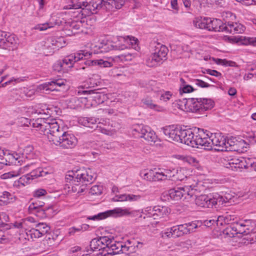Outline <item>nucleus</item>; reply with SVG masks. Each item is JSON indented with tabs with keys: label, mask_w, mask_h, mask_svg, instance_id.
Wrapping results in <instances>:
<instances>
[{
	"label": "nucleus",
	"mask_w": 256,
	"mask_h": 256,
	"mask_svg": "<svg viewBox=\"0 0 256 256\" xmlns=\"http://www.w3.org/2000/svg\"><path fill=\"white\" fill-rule=\"evenodd\" d=\"M102 192V187L100 186L94 185L92 186L90 190V193L92 195H100Z\"/></svg>",
	"instance_id": "55"
},
{
	"label": "nucleus",
	"mask_w": 256,
	"mask_h": 256,
	"mask_svg": "<svg viewBox=\"0 0 256 256\" xmlns=\"http://www.w3.org/2000/svg\"><path fill=\"white\" fill-rule=\"evenodd\" d=\"M46 174V173L42 170L41 168H38L36 170H34L30 174H27L26 178L28 180H32L36 178L44 176Z\"/></svg>",
	"instance_id": "39"
},
{
	"label": "nucleus",
	"mask_w": 256,
	"mask_h": 256,
	"mask_svg": "<svg viewBox=\"0 0 256 256\" xmlns=\"http://www.w3.org/2000/svg\"><path fill=\"white\" fill-rule=\"evenodd\" d=\"M182 128L174 125L168 126L161 128V132L164 135L165 138L170 142H182Z\"/></svg>",
	"instance_id": "11"
},
{
	"label": "nucleus",
	"mask_w": 256,
	"mask_h": 256,
	"mask_svg": "<svg viewBox=\"0 0 256 256\" xmlns=\"http://www.w3.org/2000/svg\"><path fill=\"white\" fill-rule=\"evenodd\" d=\"M99 118H96L94 117H82L79 118V124L84 126L94 128V126H96Z\"/></svg>",
	"instance_id": "30"
},
{
	"label": "nucleus",
	"mask_w": 256,
	"mask_h": 256,
	"mask_svg": "<svg viewBox=\"0 0 256 256\" xmlns=\"http://www.w3.org/2000/svg\"><path fill=\"white\" fill-rule=\"evenodd\" d=\"M194 82L196 85L201 88H208L210 86V84L201 80L196 79Z\"/></svg>",
	"instance_id": "64"
},
{
	"label": "nucleus",
	"mask_w": 256,
	"mask_h": 256,
	"mask_svg": "<svg viewBox=\"0 0 256 256\" xmlns=\"http://www.w3.org/2000/svg\"><path fill=\"white\" fill-rule=\"evenodd\" d=\"M112 240L108 236H101L92 239L90 244V249H88L86 252H91L92 253H102L104 252L108 244H110Z\"/></svg>",
	"instance_id": "12"
},
{
	"label": "nucleus",
	"mask_w": 256,
	"mask_h": 256,
	"mask_svg": "<svg viewBox=\"0 0 256 256\" xmlns=\"http://www.w3.org/2000/svg\"><path fill=\"white\" fill-rule=\"evenodd\" d=\"M181 82L180 87V94L182 95L184 93H190L194 90V88L189 84H186L184 80L182 78H180Z\"/></svg>",
	"instance_id": "37"
},
{
	"label": "nucleus",
	"mask_w": 256,
	"mask_h": 256,
	"mask_svg": "<svg viewBox=\"0 0 256 256\" xmlns=\"http://www.w3.org/2000/svg\"><path fill=\"white\" fill-rule=\"evenodd\" d=\"M216 205L220 206L224 204L228 203L230 204L232 202H234V199L236 198L235 194L234 192L228 190L226 192L222 195H220L218 193H214Z\"/></svg>",
	"instance_id": "20"
},
{
	"label": "nucleus",
	"mask_w": 256,
	"mask_h": 256,
	"mask_svg": "<svg viewBox=\"0 0 256 256\" xmlns=\"http://www.w3.org/2000/svg\"><path fill=\"white\" fill-rule=\"evenodd\" d=\"M199 224L200 222L198 221H194L186 223V224L188 226V230H190V231L188 232V234L194 232L196 231V229L198 228Z\"/></svg>",
	"instance_id": "53"
},
{
	"label": "nucleus",
	"mask_w": 256,
	"mask_h": 256,
	"mask_svg": "<svg viewBox=\"0 0 256 256\" xmlns=\"http://www.w3.org/2000/svg\"><path fill=\"white\" fill-rule=\"evenodd\" d=\"M250 158L246 159L244 158H240V162L236 164L231 170L236 172H242L243 168L248 170V166H250Z\"/></svg>",
	"instance_id": "28"
},
{
	"label": "nucleus",
	"mask_w": 256,
	"mask_h": 256,
	"mask_svg": "<svg viewBox=\"0 0 256 256\" xmlns=\"http://www.w3.org/2000/svg\"><path fill=\"white\" fill-rule=\"evenodd\" d=\"M106 3V10L114 11L121 8L125 4V0H107Z\"/></svg>",
	"instance_id": "29"
},
{
	"label": "nucleus",
	"mask_w": 256,
	"mask_h": 256,
	"mask_svg": "<svg viewBox=\"0 0 256 256\" xmlns=\"http://www.w3.org/2000/svg\"><path fill=\"white\" fill-rule=\"evenodd\" d=\"M106 1L104 0H91L90 2L78 1L76 4L66 6V9H80L78 10V15L76 16L82 18L92 14H96L98 12L103 8L106 10Z\"/></svg>",
	"instance_id": "2"
},
{
	"label": "nucleus",
	"mask_w": 256,
	"mask_h": 256,
	"mask_svg": "<svg viewBox=\"0 0 256 256\" xmlns=\"http://www.w3.org/2000/svg\"><path fill=\"white\" fill-rule=\"evenodd\" d=\"M4 40V46L3 47V48L14 50L17 48L18 39L14 34L7 33Z\"/></svg>",
	"instance_id": "24"
},
{
	"label": "nucleus",
	"mask_w": 256,
	"mask_h": 256,
	"mask_svg": "<svg viewBox=\"0 0 256 256\" xmlns=\"http://www.w3.org/2000/svg\"><path fill=\"white\" fill-rule=\"evenodd\" d=\"M146 132H144V135H140V138H144L148 142H156V135L154 131L152 130L150 128V130H146Z\"/></svg>",
	"instance_id": "38"
},
{
	"label": "nucleus",
	"mask_w": 256,
	"mask_h": 256,
	"mask_svg": "<svg viewBox=\"0 0 256 256\" xmlns=\"http://www.w3.org/2000/svg\"><path fill=\"white\" fill-rule=\"evenodd\" d=\"M101 90L102 89L79 90L78 94H79L87 95V96L84 97V98L92 100L94 102L92 104H98L103 103L106 98V95Z\"/></svg>",
	"instance_id": "13"
},
{
	"label": "nucleus",
	"mask_w": 256,
	"mask_h": 256,
	"mask_svg": "<svg viewBox=\"0 0 256 256\" xmlns=\"http://www.w3.org/2000/svg\"><path fill=\"white\" fill-rule=\"evenodd\" d=\"M154 171L152 170H149L146 172H142L140 173L141 176L146 180L150 182H154Z\"/></svg>",
	"instance_id": "50"
},
{
	"label": "nucleus",
	"mask_w": 256,
	"mask_h": 256,
	"mask_svg": "<svg viewBox=\"0 0 256 256\" xmlns=\"http://www.w3.org/2000/svg\"><path fill=\"white\" fill-rule=\"evenodd\" d=\"M53 27L52 26H50V24L48 22L44 23L42 24H38L34 26L35 30H38L40 31H42L47 30L48 28Z\"/></svg>",
	"instance_id": "58"
},
{
	"label": "nucleus",
	"mask_w": 256,
	"mask_h": 256,
	"mask_svg": "<svg viewBox=\"0 0 256 256\" xmlns=\"http://www.w3.org/2000/svg\"><path fill=\"white\" fill-rule=\"evenodd\" d=\"M29 211L30 213L34 214L36 216L40 218H44L50 215L51 213L52 212L53 209L52 206H50L44 207L42 208Z\"/></svg>",
	"instance_id": "27"
},
{
	"label": "nucleus",
	"mask_w": 256,
	"mask_h": 256,
	"mask_svg": "<svg viewBox=\"0 0 256 256\" xmlns=\"http://www.w3.org/2000/svg\"><path fill=\"white\" fill-rule=\"evenodd\" d=\"M106 246L104 252L100 253L102 256H106L107 255H114L121 252L122 250L123 244L120 242H112L110 244H108Z\"/></svg>",
	"instance_id": "21"
},
{
	"label": "nucleus",
	"mask_w": 256,
	"mask_h": 256,
	"mask_svg": "<svg viewBox=\"0 0 256 256\" xmlns=\"http://www.w3.org/2000/svg\"><path fill=\"white\" fill-rule=\"evenodd\" d=\"M44 202H35L31 203L30 205L28 206V210H36L39 208H42L43 207H45L44 206Z\"/></svg>",
	"instance_id": "51"
},
{
	"label": "nucleus",
	"mask_w": 256,
	"mask_h": 256,
	"mask_svg": "<svg viewBox=\"0 0 256 256\" xmlns=\"http://www.w3.org/2000/svg\"><path fill=\"white\" fill-rule=\"evenodd\" d=\"M36 228L42 236L48 233L50 230V227L46 223H38L36 224Z\"/></svg>",
	"instance_id": "42"
},
{
	"label": "nucleus",
	"mask_w": 256,
	"mask_h": 256,
	"mask_svg": "<svg viewBox=\"0 0 256 256\" xmlns=\"http://www.w3.org/2000/svg\"><path fill=\"white\" fill-rule=\"evenodd\" d=\"M92 55V52L86 50H80L72 54L62 60L64 66L66 68L73 67L74 64L80 61H86Z\"/></svg>",
	"instance_id": "8"
},
{
	"label": "nucleus",
	"mask_w": 256,
	"mask_h": 256,
	"mask_svg": "<svg viewBox=\"0 0 256 256\" xmlns=\"http://www.w3.org/2000/svg\"><path fill=\"white\" fill-rule=\"evenodd\" d=\"M130 51L125 52L124 53L120 54L118 56V57L122 60V61H128L131 60L132 58L134 57V54L132 53L130 51L131 49H128Z\"/></svg>",
	"instance_id": "45"
},
{
	"label": "nucleus",
	"mask_w": 256,
	"mask_h": 256,
	"mask_svg": "<svg viewBox=\"0 0 256 256\" xmlns=\"http://www.w3.org/2000/svg\"><path fill=\"white\" fill-rule=\"evenodd\" d=\"M53 70L54 71L60 72L66 69V67L64 66L62 63V60L56 61L53 65Z\"/></svg>",
	"instance_id": "54"
},
{
	"label": "nucleus",
	"mask_w": 256,
	"mask_h": 256,
	"mask_svg": "<svg viewBox=\"0 0 256 256\" xmlns=\"http://www.w3.org/2000/svg\"><path fill=\"white\" fill-rule=\"evenodd\" d=\"M148 130H150L149 126L143 124H136L134 126L132 132L134 134H138V136L140 137V135H144V132H146Z\"/></svg>",
	"instance_id": "35"
},
{
	"label": "nucleus",
	"mask_w": 256,
	"mask_h": 256,
	"mask_svg": "<svg viewBox=\"0 0 256 256\" xmlns=\"http://www.w3.org/2000/svg\"><path fill=\"white\" fill-rule=\"evenodd\" d=\"M207 73L210 75L215 76L216 77H221L222 74L216 70H210V69H206L205 72H204V73Z\"/></svg>",
	"instance_id": "63"
},
{
	"label": "nucleus",
	"mask_w": 256,
	"mask_h": 256,
	"mask_svg": "<svg viewBox=\"0 0 256 256\" xmlns=\"http://www.w3.org/2000/svg\"><path fill=\"white\" fill-rule=\"evenodd\" d=\"M196 191V189L190 188L188 186L170 189L168 191V195L172 200H178L182 198L184 200L192 198Z\"/></svg>",
	"instance_id": "9"
},
{
	"label": "nucleus",
	"mask_w": 256,
	"mask_h": 256,
	"mask_svg": "<svg viewBox=\"0 0 256 256\" xmlns=\"http://www.w3.org/2000/svg\"><path fill=\"white\" fill-rule=\"evenodd\" d=\"M169 213L167 207L160 206H156L153 208H147L142 212L140 218L146 220L147 222L146 224L149 226L152 224V220H158L162 218L164 216Z\"/></svg>",
	"instance_id": "6"
},
{
	"label": "nucleus",
	"mask_w": 256,
	"mask_h": 256,
	"mask_svg": "<svg viewBox=\"0 0 256 256\" xmlns=\"http://www.w3.org/2000/svg\"><path fill=\"white\" fill-rule=\"evenodd\" d=\"M235 142L236 144L233 147H232V151L236 152L238 153H242L246 151V143L244 140H238V142Z\"/></svg>",
	"instance_id": "36"
},
{
	"label": "nucleus",
	"mask_w": 256,
	"mask_h": 256,
	"mask_svg": "<svg viewBox=\"0 0 256 256\" xmlns=\"http://www.w3.org/2000/svg\"><path fill=\"white\" fill-rule=\"evenodd\" d=\"M6 156V159H8L9 160L8 161V164L6 165H10V164H16V161H18V163H20V161L22 160V158H21L20 156H18L16 154H10L8 153Z\"/></svg>",
	"instance_id": "44"
},
{
	"label": "nucleus",
	"mask_w": 256,
	"mask_h": 256,
	"mask_svg": "<svg viewBox=\"0 0 256 256\" xmlns=\"http://www.w3.org/2000/svg\"><path fill=\"white\" fill-rule=\"evenodd\" d=\"M96 178V174L90 168L78 170L75 172H68L65 176L66 185L73 192L80 194L86 190L88 184L94 180Z\"/></svg>",
	"instance_id": "1"
},
{
	"label": "nucleus",
	"mask_w": 256,
	"mask_h": 256,
	"mask_svg": "<svg viewBox=\"0 0 256 256\" xmlns=\"http://www.w3.org/2000/svg\"><path fill=\"white\" fill-rule=\"evenodd\" d=\"M208 18H194L193 23L195 27L201 29L207 30Z\"/></svg>",
	"instance_id": "32"
},
{
	"label": "nucleus",
	"mask_w": 256,
	"mask_h": 256,
	"mask_svg": "<svg viewBox=\"0 0 256 256\" xmlns=\"http://www.w3.org/2000/svg\"><path fill=\"white\" fill-rule=\"evenodd\" d=\"M250 220H241L234 224L230 225L226 228L225 231L228 234L229 232L230 233L232 236L230 234V236H234V234H240L246 237L252 232V226L250 225Z\"/></svg>",
	"instance_id": "7"
},
{
	"label": "nucleus",
	"mask_w": 256,
	"mask_h": 256,
	"mask_svg": "<svg viewBox=\"0 0 256 256\" xmlns=\"http://www.w3.org/2000/svg\"><path fill=\"white\" fill-rule=\"evenodd\" d=\"M171 172L170 170H165L164 172H155L154 174V182L164 180L170 178L169 173Z\"/></svg>",
	"instance_id": "33"
},
{
	"label": "nucleus",
	"mask_w": 256,
	"mask_h": 256,
	"mask_svg": "<svg viewBox=\"0 0 256 256\" xmlns=\"http://www.w3.org/2000/svg\"><path fill=\"white\" fill-rule=\"evenodd\" d=\"M26 234L28 238L30 237L32 240L38 238L42 236L41 233H40L36 228L30 229Z\"/></svg>",
	"instance_id": "48"
},
{
	"label": "nucleus",
	"mask_w": 256,
	"mask_h": 256,
	"mask_svg": "<svg viewBox=\"0 0 256 256\" xmlns=\"http://www.w3.org/2000/svg\"><path fill=\"white\" fill-rule=\"evenodd\" d=\"M82 22H84V20H81L78 22H72L70 26L72 28V30H79L80 27L82 26Z\"/></svg>",
	"instance_id": "61"
},
{
	"label": "nucleus",
	"mask_w": 256,
	"mask_h": 256,
	"mask_svg": "<svg viewBox=\"0 0 256 256\" xmlns=\"http://www.w3.org/2000/svg\"><path fill=\"white\" fill-rule=\"evenodd\" d=\"M142 102L146 107L152 109H155L158 107V106L154 103L151 98L149 96L144 98L142 100Z\"/></svg>",
	"instance_id": "49"
},
{
	"label": "nucleus",
	"mask_w": 256,
	"mask_h": 256,
	"mask_svg": "<svg viewBox=\"0 0 256 256\" xmlns=\"http://www.w3.org/2000/svg\"><path fill=\"white\" fill-rule=\"evenodd\" d=\"M190 230L186 223L172 227L169 232H166L164 234L168 238H178L188 234Z\"/></svg>",
	"instance_id": "19"
},
{
	"label": "nucleus",
	"mask_w": 256,
	"mask_h": 256,
	"mask_svg": "<svg viewBox=\"0 0 256 256\" xmlns=\"http://www.w3.org/2000/svg\"><path fill=\"white\" fill-rule=\"evenodd\" d=\"M56 128L51 134H48L50 142L65 148H72L76 146L77 140L74 135L64 132L58 124Z\"/></svg>",
	"instance_id": "3"
},
{
	"label": "nucleus",
	"mask_w": 256,
	"mask_h": 256,
	"mask_svg": "<svg viewBox=\"0 0 256 256\" xmlns=\"http://www.w3.org/2000/svg\"><path fill=\"white\" fill-rule=\"evenodd\" d=\"M84 64L86 66L98 65L103 68H108L112 66L110 62L102 59L99 60H91L88 58L87 60L84 62Z\"/></svg>",
	"instance_id": "31"
},
{
	"label": "nucleus",
	"mask_w": 256,
	"mask_h": 256,
	"mask_svg": "<svg viewBox=\"0 0 256 256\" xmlns=\"http://www.w3.org/2000/svg\"><path fill=\"white\" fill-rule=\"evenodd\" d=\"M236 25L234 24H228V25L223 24L222 28H226V29L222 30V32H225L226 33H232L234 32V28L235 27Z\"/></svg>",
	"instance_id": "60"
},
{
	"label": "nucleus",
	"mask_w": 256,
	"mask_h": 256,
	"mask_svg": "<svg viewBox=\"0 0 256 256\" xmlns=\"http://www.w3.org/2000/svg\"><path fill=\"white\" fill-rule=\"evenodd\" d=\"M196 191L192 198L195 199V203L197 206L204 208H212L216 206V202H214L216 201L214 194L210 196L202 194L197 196L196 194Z\"/></svg>",
	"instance_id": "16"
},
{
	"label": "nucleus",
	"mask_w": 256,
	"mask_h": 256,
	"mask_svg": "<svg viewBox=\"0 0 256 256\" xmlns=\"http://www.w3.org/2000/svg\"><path fill=\"white\" fill-rule=\"evenodd\" d=\"M130 212L127 208L123 209L121 208H116L114 210H108L104 212H100L98 214L88 217V219L92 220H99L106 218L108 216L120 217L129 215Z\"/></svg>",
	"instance_id": "10"
},
{
	"label": "nucleus",
	"mask_w": 256,
	"mask_h": 256,
	"mask_svg": "<svg viewBox=\"0 0 256 256\" xmlns=\"http://www.w3.org/2000/svg\"><path fill=\"white\" fill-rule=\"evenodd\" d=\"M33 146L30 145L26 146L24 149V152L22 154V158L32 159L33 157Z\"/></svg>",
	"instance_id": "40"
},
{
	"label": "nucleus",
	"mask_w": 256,
	"mask_h": 256,
	"mask_svg": "<svg viewBox=\"0 0 256 256\" xmlns=\"http://www.w3.org/2000/svg\"><path fill=\"white\" fill-rule=\"evenodd\" d=\"M240 158H233L229 160V162L227 164H226V167L227 168H229L232 169L234 168V166L236 164H237L238 162H240Z\"/></svg>",
	"instance_id": "59"
},
{
	"label": "nucleus",
	"mask_w": 256,
	"mask_h": 256,
	"mask_svg": "<svg viewBox=\"0 0 256 256\" xmlns=\"http://www.w3.org/2000/svg\"><path fill=\"white\" fill-rule=\"evenodd\" d=\"M208 24L207 30L214 32H222V30H226V28H222L223 22L217 18H208Z\"/></svg>",
	"instance_id": "23"
},
{
	"label": "nucleus",
	"mask_w": 256,
	"mask_h": 256,
	"mask_svg": "<svg viewBox=\"0 0 256 256\" xmlns=\"http://www.w3.org/2000/svg\"><path fill=\"white\" fill-rule=\"evenodd\" d=\"M0 198H4V200H0V204H2V202L7 204L10 202H13L15 200V197L12 194L6 191L2 193V195L0 196Z\"/></svg>",
	"instance_id": "41"
},
{
	"label": "nucleus",
	"mask_w": 256,
	"mask_h": 256,
	"mask_svg": "<svg viewBox=\"0 0 256 256\" xmlns=\"http://www.w3.org/2000/svg\"><path fill=\"white\" fill-rule=\"evenodd\" d=\"M179 104L183 109V106L186 111L192 112L202 114L204 112L210 110L214 107V103L210 99L202 98H184Z\"/></svg>",
	"instance_id": "4"
},
{
	"label": "nucleus",
	"mask_w": 256,
	"mask_h": 256,
	"mask_svg": "<svg viewBox=\"0 0 256 256\" xmlns=\"http://www.w3.org/2000/svg\"><path fill=\"white\" fill-rule=\"evenodd\" d=\"M226 138L221 136L219 134L210 133V148L212 150L214 147V150L218 151H224L226 148Z\"/></svg>",
	"instance_id": "17"
},
{
	"label": "nucleus",
	"mask_w": 256,
	"mask_h": 256,
	"mask_svg": "<svg viewBox=\"0 0 256 256\" xmlns=\"http://www.w3.org/2000/svg\"><path fill=\"white\" fill-rule=\"evenodd\" d=\"M244 239L249 241L250 244L256 242V232H251L250 234L244 238Z\"/></svg>",
	"instance_id": "57"
},
{
	"label": "nucleus",
	"mask_w": 256,
	"mask_h": 256,
	"mask_svg": "<svg viewBox=\"0 0 256 256\" xmlns=\"http://www.w3.org/2000/svg\"><path fill=\"white\" fill-rule=\"evenodd\" d=\"M98 75H94L92 77L90 78L87 80V84L88 85V88H93L98 86L100 84V82L98 80Z\"/></svg>",
	"instance_id": "46"
},
{
	"label": "nucleus",
	"mask_w": 256,
	"mask_h": 256,
	"mask_svg": "<svg viewBox=\"0 0 256 256\" xmlns=\"http://www.w3.org/2000/svg\"><path fill=\"white\" fill-rule=\"evenodd\" d=\"M154 51L151 56L152 60L156 62L157 64H162L166 60L168 50L165 46L157 43L154 46Z\"/></svg>",
	"instance_id": "15"
},
{
	"label": "nucleus",
	"mask_w": 256,
	"mask_h": 256,
	"mask_svg": "<svg viewBox=\"0 0 256 256\" xmlns=\"http://www.w3.org/2000/svg\"><path fill=\"white\" fill-rule=\"evenodd\" d=\"M224 216L225 218V224H230V225H232L236 224L237 222L236 220L235 221L237 217L233 213L232 214H229L228 212H226V214Z\"/></svg>",
	"instance_id": "47"
},
{
	"label": "nucleus",
	"mask_w": 256,
	"mask_h": 256,
	"mask_svg": "<svg viewBox=\"0 0 256 256\" xmlns=\"http://www.w3.org/2000/svg\"><path fill=\"white\" fill-rule=\"evenodd\" d=\"M49 23L50 24V26H54V25L60 26L62 24V21L57 16H52Z\"/></svg>",
	"instance_id": "56"
},
{
	"label": "nucleus",
	"mask_w": 256,
	"mask_h": 256,
	"mask_svg": "<svg viewBox=\"0 0 256 256\" xmlns=\"http://www.w3.org/2000/svg\"><path fill=\"white\" fill-rule=\"evenodd\" d=\"M47 194L46 190L44 189H38L34 191V196L35 198H40L45 196Z\"/></svg>",
	"instance_id": "62"
},
{
	"label": "nucleus",
	"mask_w": 256,
	"mask_h": 256,
	"mask_svg": "<svg viewBox=\"0 0 256 256\" xmlns=\"http://www.w3.org/2000/svg\"><path fill=\"white\" fill-rule=\"evenodd\" d=\"M215 62L218 64H221L224 66H232L235 64V62H234L231 61V60H228L226 59H220V58H216L214 59Z\"/></svg>",
	"instance_id": "52"
},
{
	"label": "nucleus",
	"mask_w": 256,
	"mask_h": 256,
	"mask_svg": "<svg viewBox=\"0 0 256 256\" xmlns=\"http://www.w3.org/2000/svg\"><path fill=\"white\" fill-rule=\"evenodd\" d=\"M198 130H195L194 129H182L180 143H184L192 147H194V141L192 140L194 136V133L197 134Z\"/></svg>",
	"instance_id": "22"
},
{
	"label": "nucleus",
	"mask_w": 256,
	"mask_h": 256,
	"mask_svg": "<svg viewBox=\"0 0 256 256\" xmlns=\"http://www.w3.org/2000/svg\"><path fill=\"white\" fill-rule=\"evenodd\" d=\"M170 171L172 172V174H170V178H173L174 180L182 181L186 177L184 174V170L180 168L176 170L173 169Z\"/></svg>",
	"instance_id": "34"
},
{
	"label": "nucleus",
	"mask_w": 256,
	"mask_h": 256,
	"mask_svg": "<svg viewBox=\"0 0 256 256\" xmlns=\"http://www.w3.org/2000/svg\"><path fill=\"white\" fill-rule=\"evenodd\" d=\"M141 198V196L140 195H134L132 194H122L120 195H116L114 198H112V200L113 202H124V201H130L134 202L140 200Z\"/></svg>",
	"instance_id": "26"
},
{
	"label": "nucleus",
	"mask_w": 256,
	"mask_h": 256,
	"mask_svg": "<svg viewBox=\"0 0 256 256\" xmlns=\"http://www.w3.org/2000/svg\"><path fill=\"white\" fill-rule=\"evenodd\" d=\"M195 130H198V134L196 136L195 144L194 147L199 148L200 146H204V148L209 150L210 148V133L209 132L206 130L204 132V129L194 128Z\"/></svg>",
	"instance_id": "14"
},
{
	"label": "nucleus",
	"mask_w": 256,
	"mask_h": 256,
	"mask_svg": "<svg viewBox=\"0 0 256 256\" xmlns=\"http://www.w3.org/2000/svg\"><path fill=\"white\" fill-rule=\"evenodd\" d=\"M66 83V80L63 78L52 79L50 82H46L42 85L43 90L51 91H60L64 90Z\"/></svg>",
	"instance_id": "18"
},
{
	"label": "nucleus",
	"mask_w": 256,
	"mask_h": 256,
	"mask_svg": "<svg viewBox=\"0 0 256 256\" xmlns=\"http://www.w3.org/2000/svg\"><path fill=\"white\" fill-rule=\"evenodd\" d=\"M24 120L28 121L30 126L36 128L41 133L46 135L48 138V134H51L52 131L56 130L58 124L56 120L54 118L44 120V118H38L35 120L24 118Z\"/></svg>",
	"instance_id": "5"
},
{
	"label": "nucleus",
	"mask_w": 256,
	"mask_h": 256,
	"mask_svg": "<svg viewBox=\"0 0 256 256\" xmlns=\"http://www.w3.org/2000/svg\"><path fill=\"white\" fill-rule=\"evenodd\" d=\"M96 47H98L100 50V52L102 53L106 52L112 50H124L127 48V46L124 44L121 46H114L111 44L103 43H100L98 46H96Z\"/></svg>",
	"instance_id": "25"
},
{
	"label": "nucleus",
	"mask_w": 256,
	"mask_h": 256,
	"mask_svg": "<svg viewBox=\"0 0 256 256\" xmlns=\"http://www.w3.org/2000/svg\"><path fill=\"white\" fill-rule=\"evenodd\" d=\"M238 140H236V138L234 137H230V138H226V148H224V151H232V147H233L235 144V142H238Z\"/></svg>",
	"instance_id": "43"
}]
</instances>
